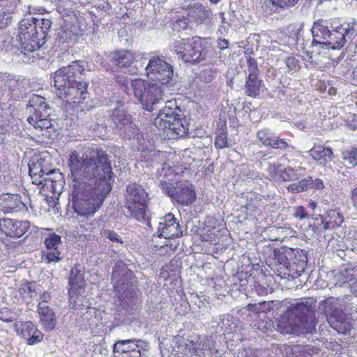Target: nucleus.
I'll use <instances>...</instances> for the list:
<instances>
[{
	"mask_svg": "<svg viewBox=\"0 0 357 357\" xmlns=\"http://www.w3.org/2000/svg\"><path fill=\"white\" fill-rule=\"evenodd\" d=\"M68 165L69 197L75 212L81 216L93 215L112 190L113 173L107 155L98 151L92 158L73 151Z\"/></svg>",
	"mask_w": 357,
	"mask_h": 357,
	"instance_id": "1",
	"label": "nucleus"
},
{
	"mask_svg": "<svg viewBox=\"0 0 357 357\" xmlns=\"http://www.w3.org/2000/svg\"><path fill=\"white\" fill-rule=\"evenodd\" d=\"M331 31L328 22L322 20L314 22L311 29L312 44H319L322 48L340 50L346 43V37L354 33V24L344 23L334 26Z\"/></svg>",
	"mask_w": 357,
	"mask_h": 357,
	"instance_id": "2",
	"label": "nucleus"
},
{
	"mask_svg": "<svg viewBox=\"0 0 357 357\" xmlns=\"http://www.w3.org/2000/svg\"><path fill=\"white\" fill-rule=\"evenodd\" d=\"M285 308L280 309L279 326L285 333L298 332L304 328L305 317L312 311V303L310 301L291 303L282 301Z\"/></svg>",
	"mask_w": 357,
	"mask_h": 357,
	"instance_id": "3",
	"label": "nucleus"
},
{
	"mask_svg": "<svg viewBox=\"0 0 357 357\" xmlns=\"http://www.w3.org/2000/svg\"><path fill=\"white\" fill-rule=\"evenodd\" d=\"M130 86L135 97L148 111H153L154 105L165 101L166 85L136 79L130 82Z\"/></svg>",
	"mask_w": 357,
	"mask_h": 357,
	"instance_id": "4",
	"label": "nucleus"
},
{
	"mask_svg": "<svg viewBox=\"0 0 357 357\" xmlns=\"http://www.w3.org/2000/svg\"><path fill=\"white\" fill-rule=\"evenodd\" d=\"M206 38L194 36L174 42L171 50L185 62L199 63L206 57Z\"/></svg>",
	"mask_w": 357,
	"mask_h": 357,
	"instance_id": "5",
	"label": "nucleus"
},
{
	"mask_svg": "<svg viewBox=\"0 0 357 357\" xmlns=\"http://www.w3.org/2000/svg\"><path fill=\"white\" fill-rule=\"evenodd\" d=\"M321 309L324 312L331 327L339 333L346 334L351 330V319L342 311L337 298L331 297L321 301Z\"/></svg>",
	"mask_w": 357,
	"mask_h": 357,
	"instance_id": "6",
	"label": "nucleus"
},
{
	"mask_svg": "<svg viewBox=\"0 0 357 357\" xmlns=\"http://www.w3.org/2000/svg\"><path fill=\"white\" fill-rule=\"evenodd\" d=\"M147 194L142 186L132 183L127 187L126 194V205L135 219L142 221L147 216L146 201Z\"/></svg>",
	"mask_w": 357,
	"mask_h": 357,
	"instance_id": "7",
	"label": "nucleus"
},
{
	"mask_svg": "<svg viewBox=\"0 0 357 357\" xmlns=\"http://www.w3.org/2000/svg\"><path fill=\"white\" fill-rule=\"evenodd\" d=\"M18 40L21 52H33L40 47L36 18L23 19L20 22Z\"/></svg>",
	"mask_w": 357,
	"mask_h": 357,
	"instance_id": "8",
	"label": "nucleus"
},
{
	"mask_svg": "<svg viewBox=\"0 0 357 357\" xmlns=\"http://www.w3.org/2000/svg\"><path fill=\"white\" fill-rule=\"evenodd\" d=\"M147 77L158 82L162 85H167L173 79V66L167 63L163 57L152 56L149 58L148 64L145 67Z\"/></svg>",
	"mask_w": 357,
	"mask_h": 357,
	"instance_id": "9",
	"label": "nucleus"
},
{
	"mask_svg": "<svg viewBox=\"0 0 357 357\" xmlns=\"http://www.w3.org/2000/svg\"><path fill=\"white\" fill-rule=\"evenodd\" d=\"M84 61H77L56 71L53 77L56 88L55 93L66 89L69 85L80 79V75L84 72Z\"/></svg>",
	"mask_w": 357,
	"mask_h": 357,
	"instance_id": "10",
	"label": "nucleus"
},
{
	"mask_svg": "<svg viewBox=\"0 0 357 357\" xmlns=\"http://www.w3.org/2000/svg\"><path fill=\"white\" fill-rule=\"evenodd\" d=\"M69 284L70 305L74 309H81L82 307H88L86 305L84 304L85 298L82 295L84 293L85 281L83 272L79 268V265H75L71 269Z\"/></svg>",
	"mask_w": 357,
	"mask_h": 357,
	"instance_id": "11",
	"label": "nucleus"
},
{
	"mask_svg": "<svg viewBox=\"0 0 357 357\" xmlns=\"http://www.w3.org/2000/svg\"><path fill=\"white\" fill-rule=\"evenodd\" d=\"M87 88L88 84L86 82L78 79L66 89L56 92V95L66 102V107L68 105L74 109L85 100Z\"/></svg>",
	"mask_w": 357,
	"mask_h": 357,
	"instance_id": "12",
	"label": "nucleus"
},
{
	"mask_svg": "<svg viewBox=\"0 0 357 357\" xmlns=\"http://www.w3.org/2000/svg\"><path fill=\"white\" fill-rule=\"evenodd\" d=\"M162 189L169 197L182 205L192 204L196 197L195 189L188 182L176 183L172 186L167 181H163Z\"/></svg>",
	"mask_w": 357,
	"mask_h": 357,
	"instance_id": "13",
	"label": "nucleus"
},
{
	"mask_svg": "<svg viewBox=\"0 0 357 357\" xmlns=\"http://www.w3.org/2000/svg\"><path fill=\"white\" fill-rule=\"evenodd\" d=\"M114 123V130L120 135L130 138L137 134L135 124L132 121L130 114H126L123 110L115 109L112 116Z\"/></svg>",
	"mask_w": 357,
	"mask_h": 357,
	"instance_id": "14",
	"label": "nucleus"
},
{
	"mask_svg": "<svg viewBox=\"0 0 357 357\" xmlns=\"http://www.w3.org/2000/svg\"><path fill=\"white\" fill-rule=\"evenodd\" d=\"M281 308H285L284 303L278 301H271L248 304L246 307H243L241 312L242 314L251 317L252 314L259 315L260 314H268L273 310L275 316H280Z\"/></svg>",
	"mask_w": 357,
	"mask_h": 357,
	"instance_id": "15",
	"label": "nucleus"
},
{
	"mask_svg": "<svg viewBox=\"0 0 357 357\" xmlns=\"http://www.w3.org/2000/svg\"><path fill=\"white\" fill-rule=\"evenodd\" d=\"M13 327L17 335L25 339L30 345L40 342L43 338V334L31 321H16Z\"/></svg>",
	"mask_w": 357,
	"mask_h": 357,
	"instance_id": "16",
	"label": "nucleus"
},
{
	"mask_svg": "<svg viewBox=\"0 0 357 357\" xmlns=\"http://www.w3.org/2000/svg\"><path fill=\"white\" fill-rule=\"evenodd\" d=\"M168 105L162 108L157 117L154 120V126L159 130L166 131L169 128L170 123L175 121V119L179 116L178 107L175 105V102L167 101Z\"/></svg>",
	"mask_w": 357,
	"mask_h": 357,
	"instance_id": "17",
	"label": "nucleus"
},
{
	"mask_svg": "<svg viewBox=\"0 0 357 357\" xmlns=\"http://www.w3.org/2000/svg\"><path fill=\"white\" fill-rule=\"evenodd\" d=\"M30 222L27 220H15L10 218L0 219V230L10 237H20L29 229Z\"/></svg>",
	"mask_w": 357,
	"mask_h": 357,
	"instance_id": "18",
	"label": "nucleus"
},
{
	"mask_svg": "<svg viewBox=\"0 0 357 357\" xmlns=\"http://www.w3.org/2000/svg\"><path fill=\"white\" fill-rule=\"evenodd\" d=\"M145 55V54H137L130 50L121 49L111 52L108 58L114 66L126 69L130 67L133 61L138 57L143 58Z\"/></svg>",
	"mask_w": 357,
	"mask_h": 357,
	"instance_id": "19",
	"label": "nucleus"
},
{
	"mask_svg": "<svg viewBox=\"0 0 357 357\" xmlns=\"http://www.w3.org/2000/svg\"><path fill=\"white\" fill-rule=\"evenodd\" d=\"M159 236L165 238H173L182 236V231L176 218L172 213H168L163 217L158 225Z\"/></svg>",
	"mask_w": 357,
	"mask_h": 357,
	"instance_id": "20",
	"label": "nucleus"
},
{
	"mask_svg": "<svg viewBox=\"0 0 357 357\" xmlns=\"http://www.w3.org/2000/svg\"><path fill=\"white\" fill-rule=\"evenodd\" d=\"M257 138L266 147L271 146L274 149L284 150L289 146L287 142L282 138L276 136L269 129L262 128L257 132Z\"/></svg>",
	"mask_w": 357,
	"mask_h": 357,
	"instance_id": "21",
	"label": "nucleus"
},
{
	"mask_svg": "<svg viewBox=\"0 0 357 357\" xmlns=\"http://www.w3.org/2000/svg\"><path fill=\"white\" fill-rule=\"evenodd\" d=\"M149 348V344L141 340H123L114 344L113 352L114 354H124L133 351H145Z\"/></svg>",
	"mask_w": 357,
	"mask_h": 357,
	"instance_id": "22",
	"label": "nucleus"
},
{
	"mask_svg": "<svg viewBox=\"0 0 357 357\" xmlns=\"http://www.w3.org/2000/svg\"><path fill=\"white\" fill-rule=\"evenodd\" d=\"M194 344H196L194 349V355L204 357L220 356V351L214 346L213 340L211 337L195 338Z\"/></svg>",
	"mask_w": 357,
	"mask_h": 357,
	"instance_id": "23",
	"label": "nucleus"
},
{
	"mask_svg": "<svg viewBox=\"0 0 357 357\" xmlns=\"http://www.w3.org/2000/svg\"><path fill=\"white\" fill-rule=\"evenodd\" d=\"M133 273L128 270L124 264H116L112 271V280L114 287L120 292L121 290L127 289L128 287V279L130 278Z\"/></svg>",
	"mask_w": 357,
	"mask_h": 357,
	"instance_id": "24",
	"label": "nucleus"
},
{
	"mask_svg": "<svg viewBox=\"0 0 357 357\" xmlns=\"http://www.w3.org/2000/svg\"><path fill=\"white\" fill-rule=\"evenodd\" d=\"M44 243L47 248L45 259L47 263L59 261L61 257L58 247L61 243V236L56 234H52L45 238Z\"/></svg>",
	"mask_w": 357,
	"mask_h": 357,
	"instance_id": "25",
	"label": "nucleus"
},
{
	"mask_svg": "<svg viewBox=\"0 0 357 357\" xmlns=\"http://www.w3.org/2000/svg\"><path fill=\"white\" fill-rule=\"evenodd\" d=\"M21 197L17 194H3L0 196V211L4 213H13L21 209Z\"/></svg>",
	"mask_w": 357,
	"mask_h": 357,
	"instance_id": "26",
	"label": "nucleus"
},
{
	"mask_svg": "<svg viewBox=\"0 0 357 357\" xmlns=\"http://www.w3.org/2000/svg\"><path fill=\"white\" fill-rule=\"evenodd\" d=\"M18 80L13 76L6 73L0 74V89L3 93H7L8 99L18 97L17 91L19 89Z\"/></svg>",
	"mask_w": 357,
	"mask_h": 357,
	"instance_id": "27",
	"label": "nucleus"
},
{
	"mask_svg": "<svg viewBox=\"0 0 357 357\" xmlns=\"http://www.w3.org/2000/svg\"><path fill=\"white\" fill-rule=\"evenodd\" d=\"M319 217L321 220L320 226L325 231L340 227L344 221L343 216L335 210H329L326 215H319Z\"/></svg>",
	"mask_w": 357,
	"mask_h": 357,
	"instance_id": "28",
	"label": "nucleus"
},
{
	"mask_svg": "<svg viewBox=\"0 0 357 357\" xmlns=\"http://www.w3.org/2000/svg\"><path fill=\"white\" fill-rule=\"evenodd\" d=\"M49 109H45V111L41 109V112H34L27 119L29 124L33 126L35 128H40V130L50 128L52 123L51 121L48 119L50 116Z\"/></svg>",
	"mask_w": 357,
	"mask_h": 357,
	"instance_id": "29",
	"label": "nucleus"
},
{
	"mask_svg": "<svg viewBox=\"0 0 357 357\" xmlns=\"http://www.w3.org/2000/svg\"><path fill=\"white\" fill-rule=\"evenodd\" d=\"M309 153L312 158L320 164H325L331 162L333 158V153L329 148H325L322 146H314Z\"/></svg>",
	"mask_w": 357,
	"mask_h": 357,
	"instance_id": "30",
	"label": "nucleus"
},
{
	"mask_svg": "<svg viewBox=\"0 0 357 357\" xmlns=\"http://www.w3.org/2000/svg\"><path fill=\"white\" fill-rule=\"evenodd\" d=\"M38 313L40 321L47 331H52L54 328V314L53 310L47 305H39Z\"/></svg>",
	"mask_w": 357,
	"mask_h": 357,
	"instance_id": "31",
	"label": "nucleus"
},
{
	"mask_svg": "<svg viewBox=\"0 0 357 357\" xmlns=\"http://www.w3.org/2000/svg\"><path fill=\"white\" fill-rule=\"evenodd\" d=\"M196 344H194V340H189L183 337H177L176 339L174 350L184 356H193L194 349H195Z\"/></svg>",
	"mask_w": 357,
	"mask_h": 357,
	"instance_id": "32",
	"label": "nucleus"
},
{
	"mask_svg": "<svg viewBox=\"0 0 357 357\" xmlns=\"http://www.w3.org/2000/svg\"><path fill=\"white\" fill-rule=\"evenodd\" d=\"M210 14V10H206L203 6L195 5L190 9L188 16L190 20L201 24L209 17Z\"/></svg>",
	"mask_w": 357,
	"mask_h": 357,
	"instance_id": "33",
	"label": "nucleus"
},
{
	"mask_svg": "<svg viewBox=\"0 0 357 357\" xmlns=\"http://www.w3.org/2000/svg\"><path fill=\"white\" fill-rule=\"evenodd\" d=\"M263 81L258 79V76H248L245 84V93L247 96L256 97L260 93Z\"/></svg>",
	"mask_w": 357,
	"mask_h": 357,
	"instance_id": "34",
	"label": "nucleus"
},
{
	"mask_svg": "<svg viewBox=\"0 0 357 357\" xmlns=\"http://www.w3.org/2000/svg\"><path fill=\"white\" fill-rule=\"evenodd\" d=\"M33 160L31 163L29 164V172L30 176L33 178L38 176L39 178L43 177L44 175L48 174V168L45 165V160L42 158H37Z\"/></svg>",
	"mask_w": 357,
	"mask_h": 357,
	"instance_id": "35",
	"label": "nucleus"
},
{
	"mask_svg": "<svg viewBox=\"0 0 357 357\" xmlns=\"http://www.w3.org/2000/svg\"><path fill=\"white\" fill-rule=\"evenodd\" d=\"M160 176H163L160 181V185L162 187L163 181H167L169 185L174 186L179 178V175L175 172L174 169L169 166V164L164 163Z\"/></svg>",
	"mask_w": 357,
	"mask_h": 357,
	"instance_id": "36",
	"label": "nucleus"
},
{
	"mask_svg": "<svg viewBox=\"0 0 357 357\" xmlns=\"http://www.w3.org/2000/svg\"><path fill=\"white\" fill-rule=\"evenodd\" d=\"M169 128H167V135H169L170 132H172L171 135H174L172 137H181L185 136V135L188 132V128L185 126L182 121V119L180 118V116L175 119V121H173L170 123Z\"/></svg>",
	"mask_w": 357,
	"mask_h": 357,
	"instance_id": "37",
	"label": "nucleus"
},
{
	"mask_svg": "<svg viewBox=\"0 0 357 357\" xmlns=\"http://www.w3.org/2000/svg\"><path fill=\"white\" fill-rule=\"evenodd\" d=\"M21 313V310L20 309L14 308H8L7 307H3L0 308V320L6 322L10 323L17 319Z\"/></svg>",
	"mask_w": 357,
	"mask_h": 357,
	"instance_id": "38",
	"label": "nucleus"
},
{
	"mask_svg": "<svg viewBox=\"0 0 357 357\" xmlns=\"http://www.w3.org/2000/svg\"><path fill=\"white\" fill-rule=\"evenodd\" d=\"M29 107L31 112L32 109L36 112L45 111V109H50L48 105L45 102V99L40 96L33 94L29 100Z\"/></svg>",
	"mask_w": 357,
	"mask_h": 357,
	"instance_id": "39",
	"label": "nucleus"
},
{
	"mask_svg": "<svg viewBox=\"0 0 357 357\" xmlns=\"http://www.w3.org/2000/svg\"><path fill=\"white\" fill-rule=\"evenodd\" d=\"M312 183V178L311 177H307L301 180L298 183L290 184L287 187V190L289 192L292 193H299L307 190Z\"/></svg>",
	"mask_w": 357,
	"mask_h": 357,
	"instance_id": "40",
	"label": "nucleus"
},
{
	"mask_svg": "<svg viewBox=\"0 0 357 357\" xmlns=\"http://www.w3.org/2000/svg\"><path fill=\"white\" fill-rule=\"evenodd\" d=\"M44 181H45V185L50 190L59 195L61 192L65 184L64 180L53 181V178H45Z\"/></svg>",
	"mask_w": 357,
	"mask_h": 357,
	"instance_id": "41",
	"label": "nucleus"
},
{
	"mask_svg": "<svg viewBox=\"0 0 357 357\" xmlns=\"http://www.w3.org/2000/svg\"><path fill=\"white\" fill-rule=\"evenodd\" d=\"M248 282L253 285L252 289L257 293L259 296H264L268 294L270 291V289L268 287L264 286L261 284H260L258 282H256L255 280V278L252 277H249L248 279Z\"/></svg>",
	"mask_w": 357,
	"mask_h": 357,
	"instance_id": "42",
	"label": "nucleus"
},
{
	"mask_svg": "<svg viewBox=\"0 0 357 357\" xmlns=\"http://www.w3.org/2000/svg\"><path fill=\"white\" fill-rule=\"evenodd\" d=\"M279 177L280 181H294L298 178L296 171L291 167H287L284 169H282Z\"/></svg>",
	"mask_w": 357,
	"mask_h": 357,
	"instance_id": "43",
	"label": "nucleus"
},
{
	"mask_svg": "<svg viewBox=\"0 0 357 357\" xmlns=\"http://www.w3.org/2000/svg\"><path fill=\"white\" fill-rule=\"evenodd\" d=\"M220 232V229L216 228L215 227H209L208 226L204 229V233L203 234V238L206 241H215L218 238V233Z\"/></svg>",
	"mask_w": 357,
	"mask_h": 357,
	"instance_id": "44",
	"label": "nucleus"
},
{
	"mask_svg": "<svg viewBox=\"0 0 357 357\" xmlns=\"http://www.w3.org/2000/svg\"><path fill=\"white\" fill-rule=\"evenodd\" d=\"M342 158L353 166L357 165V149L344 151Z\"/></svg>",
	"mask_w": 357,
	"mask_h": 357,
	"instance_id": "45",
	"label": "nucleus"
},
{
	"mask_svg": "<svg viewBox=\"0 0 357 357\" xmlns=\"http://www.w3.org/2000/svg\"><path fill=\"white\" fill-rule=\"evenodd\" d=\"M248 68L245 70V73L248 76H258L259 68L256 60L252 57H249L247 59Z\"/></svg>",
	"mask_w": 357,
	"mask_h": 357,
	"instance_id": "46",
	"label": "nucleus"
},
{
	"mask_svg": "<svg viewBox=\"0 0 357 357\" xmlns=\"http://www.w3.org/2000/svg\"><path fill=\"white\" fill-rule=\"evenodd\" d=\"M343 275L345 278V282L351 285H355L357 282V266L345 270Z\"/></svg>",
	"mask_w": 357,
	"mask_h": 357,
	"instance_id": "47",
	"label": "nucleus"
},
{
	"mask_svg": "<svg viewBox=\"0 0 357 357\" xmlns=\"http://www.w3.org/2000/svg\"><path fill=\"white\" fill-rule=\"evenodd\" d=\"M282 165H275L274 164H269L267 168V171L272 180L280 181V173L282 171Z\"/></svg>",
	"mask_w": 357,
	"mask_h": 357,
	"instance_id": "48",
	"label": "nucleus"
},
{
	"mask_svg": "<svg viewBox=\"0 0 357 357\" xmlns=\"http://www.w3.org/2000/svg\"><path fill=\"white\" fill-rule=\"evenodd\" d=\"M102 234L104 237L109 239L112 242L117 243L121 245L123 244L121 237L114 231L105 229Z\"/></svg>",
	"mask_w": 357,
	"mask_h": 357,
	"instance_id": "49",
	"label": "nucleus"
},
{
	"mask_svg": "<svg viewBox=\"0 0 357 357\" xmlns=\"http://www.w3.org/2000/svg\"><path fill=\"white\" fill-rule=\"evenodd\" d=\"M272 4L280 8H287L295 5L298 0H270Z\"/></svg>",
	"mask_w": 357,
	"mask_h": 357,
	"instance_id": "50",
	"label": "nucleus"
},
{
	"mask_svg": "<svg viewBox=\"0 0 357 357\" xmlns=\"http://www.w3.org/2000/svg\"><path fill=\"white\" fill-rule=\"evenodd\" d=\"M227 137L225 132L220 133L215 138V146L217 149H223L227 146Z\"/></svg>",
	"mask_w": 357,
	"mask_h": 357,
	"instance_id": "51",
	"label": "nucleus"
},
{
	"mask_svg": "<svg viewBox=\"0 0 357 357\" xmlns=\"http://www.w3.org/2000/svg\"><path fill=\"white\" fill-rule=\"evenodd\" d=\"M37 25H40V28L43 34L46 33L51 27L52 22L48 19H40V20L36 19Z\"/></svg>",
	"mask_w": 357,
	"mask_h": 357,
	"instance_id": "52",
	"label": "nucleus"
},
{
	"mask_svg": "<svg viewBox=\"0 0 357 357\" xmlns=\"http://www.w3.org/2000/svg\"><path fill=\"white\" fill-rule=\"evenodd\" d=\"M10 22V13L0 8V29L6 27Z\"/></svg>",
	"mask_w": 357,
	"mask_h": 357,
	"instance_id": "53",
	"label": "nucleus"
},
{
	"mask_svg": "<svg viewBox=\"0 0 357 357\" xmlns=\"http://www.w3.org/2000/svg\"><path fill=\"white\" fill-rule=\"evenodd\" d=\"M293 215L300 220L307 217V213L302 206H298L293 208Z\"/></svg>",
	"mask_w": 357,
	"mask_h": 357,
	"instance_id": "54",
	"label": "nucleus"
},
{
	"mask_svg": "<svg viewBox=\"0 0 357 357\" xmlns=\"http://www.w3.org/2000/svg\"><path fill=\"white\" fill-rule=\"evenodd\" d=\"M285 64L289 70H296L299 66V61L294 56H288L285 59Z\"/></svg>",
	"mask_w": 357,
	"mask_h": 357,
	"instance_id": "55",
	"label": "nucleus"
},
{
	"mask_svg": "<svg viewBox=\"0 0 357 357\" xmlns=\"http://www.w3.org/2000/svg\"><path fill=\"white\" fill-rule=\"evenodd\" d=\"M187 20H188L185 18L176 20L173 24V29L177 31H179L180 30H186L188 26V23Z\"/></svg>",
	"mask_w": 357,
	"mask_h": 357,
	"instance_id": "56",
	"label": "nucleus"
},
{
	"mask_svg": "<svg viewBox=\"0 0 357 357\" xmlns=\"http://www.w3.org/2000/svg\"><path fill=\"white\" fill-rule=\"evenodd\" d=\"M215 72L212 70H205L201 73V77L206 82H210L215 77Z\"/></svg>",
	"mask_w": 357,
	"mask_h": 357,
	"instance_id": "57",
	"label": "nucleus"
},
{
	"mask_svg": "<svg viewBox=\"0 0 357 357\" xmlns=\"http://www.w3.org/2000/svg\"><path fill=\"white\" fill-rule=\"evenodd\" d=\"M347 125L349 129L356 130L357 128V116L354 114L348 116Z\"/></svg>",
	"mask_w": 357,
	"mask_h": 357,
	"instance_id": "58",
	"label": "nucleus"
},
{
	"mask_svg": "<svg viewBox=\"0 0 357 357\" xmlns=\"http://www.w3.org/2000/svg\"><path fill=\"white\" fill-rule=\"evenodd\" d=\"M93 351L95 353H99L103 356H106L109 353V350H107L105 347V341H102L100 344L96 345Z\"/></svg>",
	"mask_w": 357,
	"mask_h": 357,
	"instance_id": "59",
	"label": "nucleus"
},
{
	"mask_svg": "<svg viewBox=\"0 0 357 357\" xmlns=\"http://www.w3.org/2000/svg\"><path fill=\"white\" fill-rule=\"evenodd\" d=\"M47 173L48 174H46L47 178H53V181L64 180L63 174L59 172L48 169Z\"/></svg>",
	"mask_w": 357,
	"mask_h": 357,
	"instance_id": "60",
	"label": "nucleus"
},
{
	"mask_svg": "<svg viewBox=\"0 0 357 357\" xmlns=\"http://www.w3.org/2000/svg\"><path fill=\"white\" fill-rule=\"evenodd\" d=\"M51 294L47 292V291H45L43 292L40 296V298H39V304H38V306L39 305H46V304L50 301L51 299Z\"/></svg>",
	"mask_w": 357,
	"mask_h": 357,
	"instance_id": "61",
	"label": "nucleus"
},
{
	"mask_svg": "<svg viewBox=\"0 0 357 357\" xmlns=\"http://www.w3.org/2000/svg\"><path fill=\"white\" fill-rule=\"evenodd\" d=\"M142 351H133L131 353L124 354H113V357H141Z\"/></svg>",
	"mask_w": 357,
	"mask_h": 357,
	"instance_id": "62",
	"label": "nucleus"
},
{
	"mask_svg": "<svg viewBox=\"0 0 357 357\" xmlns=\"http://www.w3.org/2000/svg\"><path fill=\"white\" fill-rule=\"evenodd\" d=\"M116 81L121 84L123 86L125 87V90L126 91L130 94V93L129 92V90L130 89L128 87V80L125 78V77H120V76H117L116 78Z\"/></svg>",
	"mask_w": 357,
	"mask_h": 357,
	"instance_id": "63",
	"label": "nucleus"
},
{
	"mask_svg": "<svg viewBox=\"0 0 357 357\" xmlns=\"http://www.w3.org/2000/svg\"><path fill=\"white\" fill-rule=\"evenodd\" d=\"M217 46L220 50H225L228 47V41L226 39H218L217 40Z\"/></svg>",
	"mask_w": 357,
	"mask_h": 357,
	"instance_id": "64",
	"label": "nucleus"
}]
</instances>
